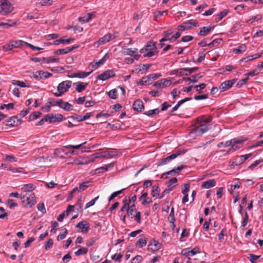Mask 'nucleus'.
Returning a JSON list of instances; mask_svg holds the SVG:
<instances>
[{
  "instance_id": "obj_52",
  "label": "nucleus",
  "mask_w": 263,
  "mask_h": 263,
  "mask_svg": "<svg viewBox=\"0 0 263 263\" xmlns=\"http://www.w3.org/2000/svg\"><path fill=\"white\" fill-rule=\"evenodd\" d=\"M93 158H106V154L105 151L102 152L100 153H96L93 154Z\"/></svg>"
},
{
  "instance_id": "obj_40",
  "label": "nucleus",
  "mask_w": 263,
  "mask_h": 263,
  "mask_svg": "<svg viewBox=\"0 0 263 263\" xmlns=\"http://www.w3.org/2000/svg\"><path fill=\"white\" fill-rule=\"evenodd\" d=\"M54 115L52 114H47L45 116V120L49 122L50 123L55 122Z\"/></svg>"
},
{
  "instance_id": "obj_4",
  "label": "nucleus",
  "mask_w": 263,
  "mask_h": 263,
  "mask_svg": "<svg viewBox=\"0 0 263 263\" xmlns=\"http://www.w3.org/2000/svg\"><path fill=\"white\" fill-rule=\"evenodd\" d=\"M58 105L60 106V102L59 100H55L53 98H49L45 106L41 107V109L45 112H49L50 110V107L52 106Z\"/></svg>"
},
{
  "instance_id": "obj_29",
  "label": "nucleus",
  "mask_w": 263,
  "mask_h": 263,
  "mask_svg": "<svg viewBox=\"0 0 263 263\" xmlns=\"http://www.w3.org/2000/svg\"><path fill=\"white\" fill-rule=\"evenodd\" d=\"M109 55L107 53L105 54V55L98 62H96L95 65L92 66L93 67L95 68H97L101 65H103L105 62L106 61V59L108 58Z\"/></svg>"
},
{
  "instance_id": "obj_34",
  "label": "nucleus",
  "mask_w": 263,
  "mask_h": 263,
  "mask_svg": "<svg viewBox=\"0 0 263 263\" xmlns=\"http://www.w3.org/2000/svg\"><path fill=\"white\" fill-rule=\"evenodd\" d=\"M74 41L73 39H60L59 40H57L54 41V45H58L60 43H63V44H68L70 43L71 42H73Z\"/></svg>"
},
{
  "instance_id": "obj_50",
  "label": "nucleus",
  "mask_w": 263,
  "mask_h": 263,
  "mask_svg": "<svg viewBox=\"0 0 263 263\" xmlns=\"http://www.w3.org/2000/svg\"><path fill=\"white\" fill-rule=\"evenodd\" d=\"M53 240L51 238L48 239V240L45 243V249L48 250L51 249L53 246Z\"/></svg>"
},
{
  "instance_id": "obj_17",
  "label": "nucleus",
  "mask_w": 263,
  "mask_h": 263,
  "mask_svg": "<svg viewBox=\"0 0 263 263\" xmlns=\"http://www.w3.org/2000/svg\"><path fill=\"white\" fill-rule=\"evenodd\" d=\"M185 167H186V166L181 165V166H178L176 168H175L170 171H168L166 173H164L162 175V178H163L164 177V176L165 175H170L173 176L176 173L178 174L180 171H181V170H182L183 168H184Z\"/></svg>"
},
{
  "instance_id": "obj_21",
  "label": "nucleus",
  "mask_w": 263,
  "mask_h": 263,
  "mask_svg": "<svg viewBox=\"0 0 263 263\" xmlns=\"http://www.w3.org/2000/svg\"><path fill=\"white\" fill-rule=\"evenodd\" d=\"M216 185V182L214 179H210L203 182L201 185V187L204 189H210L214 187Z\"/></svg>"
},
{
  "instance_id": "obj_58",
  "label": "nucleus",
  "mask_w": 263,
  "mask_h": 263,
  "mask_svg": "<svg viewBox=\"0 0 263 263\" xmlns=\"http://www.w3.org/2000/svg\"><path fill=\"white\" fill-rule=\"evenodd\" d=\"M14 107V104L13 103H10L8 104H3L0 106V109L2 110L4 108H6L8 110L13 109Z\"/></svg>"
},
{
  "instance_id": "obj_14",
  "label": "nucleus",
  "mask_w": 263,
  "mask_h": 263,
  "mask_svg": "<svg viewBox=\"0 0 263 263\" xmlns=\"http://www.w3.org/2000/svg\"><path fill=\"white\" fill-rule=\"evenodd\" d=\"M134 110L141 112L144 109V104L141 100H136L133 105Z\"/></svg>"
},
{
  "instance_id": "obj_5",
  "label": "nucleus",
  "mask_w": 263,
  "mask_h": 263,
  "mask_svg": "<svg viewBox=\"0 0 263 263\" xmlns=\"http://www.w3.org/2000/svg\"><path fill=\"white\" fill-rule=\"evenodd\" d=\"M237 80V79H233L226 81L220 84L219 89L220 90V91H226L230 88L236 82Z\"/></svg>"
},
{
  "instance_id": "obj_19",
  "label": "nucleus",
  "mask_w": 263,
  "mask_h": 263,
  "mask_svg": "<svg viewBox=\"0 0 263 263\" xmlns=\"http://www.w3.org/2000/svg\"><path fill=\"white\" fill-rule=\"evenodd\" d=\"M35 188V186L31 183H28L26 184H24L22 187V193H33V190H34Z\"/></svg>"
},
{
  "instance_id": "obj_26",
  "label": "nucleus",
  "mask_w": 263,
  "mask_h": 263,
  "mask_svg": "<svg viewBox=\"0 0 263 263\" xmlns=\"http://www.w3.org/2000/svg\"><path fill=\"white\" fill-rule=\"evenodd\" d=\"M173 32L171 29L164 31L163 33L164 37L160 40V42H163L164 41L171 40L172 37H170V35L173 33Z\"/></svg>"
},
{
  "instance_id": "obj_60",
  "label": "nucleus",
  "mask_w": 263,
  "mask_h": 263,
  "mask_svg": "<svg viewBox=\"0 0 263 263\" xmlns=\"http://www.w3.org/2000/svg\"><path fill=\"white\" fill-rule=\"evenodd\" d=\"M248 220H249V215H248V213L247 212H246L245 216H244V218L241 222V227L243 228L245 227L248 222Z\"/></svg>"
},
{
  "instance_id": "obj_45",
  "label": "nucleus",
  "mask_w": 263,
  "mask_h": 263,
  "mask_svg": "<svg viewBox=\"0 0 263 263\" xmlns=\"http://www.w3.org/2000/svg\"><path fill=\"white\" fill-rule=\"evenodd\" d=\"M108 97L112 99H116L117 97V90L116 89L110 90L107 92Z\"/></svg>"
},
{
  "instance_id": "obj_12",
  "label": "nucleus",
  "mask_w": 263,
  "mask_h": 263,
  "mask_svg": "<svg viewBox=\"0 0 263 263\" xmlns=\"http://www.w3.org/2000/svg\"><path fill=\"white\" fill-rule=\"evenodd\" d=\"M90 182H91V181H87L81 183L78 187H74L71 191V194H72L76 193L77 191L81 192L85 190L88 187V185Z\"/></svg>"
},
{
  "instance_id": "obj_25",
  "label": "nucleus",
  "mask_w": 263,
  "mask_h": 263,
  "mask_svg": "<svg viewBox=\"0 0 263 263\" xmlns=\"http://www.w3.org/2000/svg\"><path fill=\"white\" fill-rule=\"evenodd\" d=\"M36 73H38L39 76H40V79H47L49 77H51L52 76V74L47 72L44 71H37Z\"/></svg>"
},
{
  "instance_id": "obj_20",
  "label": "nucleus",
  "mask_w": 263,
  "mask_h": 263,
  "mask_svg": "<svg viewBox=\"0 0 263 263\" xmlns=\"http://www.w3.org/2000/svg\"><path fill=\"white\" fill-rule=\"evenodd\" d=\"M73 85L76 86V90L80 92L85 90L88 85V83L82 82H78L73 83Z\"/></svg>"
},
{
  "instance_id": "obj_33",
  "label": "nucleus",
  "mask_w": 263,
  "mask_h": 263,
  "mask_svg": "<svg viewBox=\"0 0 263 263\" xmlns=\"http://www.w3.org/2000/svg\"><path fill=\"white\" fill-rule=\"evenodd\" d=\"M247 159H248V158L246 155H241L236 158L234 163L236 165H239L245 162Z\"/></svg>"
},
{
  "instance_id": "obj_31",
  "label": "nucleus",
  "mask_w": 263,
  "mask_h": 263,
  "mask_svg": "<svg viewBox=\"0 0 263 263\" xmlns=\"http://www.w3.org/2000/svg\"><path fill=\"white\" fill-rule=\"evenodd\" d=\"M42 62L44 63L59 62V59L55 58H53V57L42 58Z\"/></svg>"
},
{
  "instance_id": "obj_48",
  "label": "nucleus",
  "mask_w": 263,
  "mask_h": 263,
  "mask_svg": "<svg viewBox=\"0 0 263 263\" xmlns=\"http://www.w3.org/2000/svg\"><path fill=\"white\" fill-rule=\"evenodd\" d=\"M222 41L221 39H216L214 40L212 42L208 44V46L211 48L218 45Z\"/></svg>"
},
{
  "instance_id": "obj_57",
  "label": "nucleus",
  "mask_w": 263,
  "mask_h": 263,
  "mask_svg": "<svg viewBox=\"0 0 263 263\" xmlns=\"http://www.w3.org/2000/svg\"><path fill=\"white\" fill-rule=\"evenodd\" d=\"M147 51L148 52L144 55V57H148V58L152 57L153 56L157 54L159 52L158 50H154Z\"/></svg>"
},
{
  "instance_id": "obj_59",
  "label": "nucleus",
  "mask_w": 263,
  "mask_h": 263,
  "mask_svg": "<svg viewBox=\"0 0 263 263\" xmlns=\"http://www.w3.org/2000/svg\"><path fill=\"white\" fill-rule=\"evenodd\" d=\"M206 87V84L204 83L200 84L199 85H196L195 86L196 90L199 93H202V91H201V89H204Z\"/></svg>"
},
{
  "instance_id": "obj_10",
  "label": "nucleus",
  "mask_w": 263,
  "mask_h": 263,
  "mask_svg": "<svg viewBox=\"0 0 263 263\" xmlns=\"http://www.w3.org/2000/svg\"><path fill=\"white\" fill-rule=\"evenodd\" d=\"M76 228H79L83 233H87L89 230V225L86 221H82L76 225Z\"/></svg>"
},
{
  "instance_id": "obj_44",
  "label": "nucleus",
  "mask_w": 263,
  "mask_h": 263,
  "mask_svg": "<svg viewBox=\"0 0 263 263\" xmlns=\"http://www.w3.org/2000/svg\"><path fill=\"white\" fill-rule=\"evenodd\" d=\"M146 240L145 239H139L136 243V246L139 248H142L146 244Z\"/></svg>"
},
{
  "instance_id": "obj_6",
  "label": "nucleus",
  "mask_w": 263,
  "mask_h": 263,
  "mask_svg": "<svg viewBox=\"0 0 263 263\" xmlns=\"http://www.w3.org/2000/svg\"><path fill=\"white\" fill-rule=\"evenodd\" d=\"M72 82L71 81L66 80L60 83L58 87V91H61L64 93L68 90V89L71 87Z\"/></svg>"
},
{
  "instance_id": "obj_1",
  "label": "nucleus",
  "mask_w": 263,
  "mask_h": 263,
  "mask_svg": "<svg viewBox=\"0 0 263 263\" xmlns=\"http://www.w3.org/2000/svg\"><path fill=\"white\" fill-rule=\"evenodd\" d=\"M20 198L25 207L32 208L36 203L34 193H21Z\"/></svg>"
},
{
  "instance_id": "obj_55",
  "label": "nucleus",
  "mask_w": 263,
  "mask_h": 263,
  "mask_svg": "<svg viewBox=\"0 0 263 263\" xmlns=\"http://www.w3.org/2000/svg\"><path fill=\"white\" fill-rule=\"evenodd\" d=\"M42 115V113L40 111H35L32 112L30 116V120H33L37 119Z\"/></svg>"
},
{
  "instance_id": "obj_15",
  "label": "nucleus",
  "mask_w": 263,
  "mask_h": 263,
  "mask_svg": "<svg viewBox=\"0 0 263 263\" xmlns=\"http://www.w3.org/2000/svg\"><path fill=\"white\" fill-rule=\"evenodd\" d=\"M78 46H72L71 47H66L63 49H60L55 50L54 53L55 54H64L68 53V52L72 51L73 50L77 48Z\"/></svg>"
},
{
  "instance_id": "obj_53",
  "label": "nucleus",
  "mask_w": 263,
  "mask_h": 263,
  "mask_svg": "<svg viewBox=\"0 0 263 263\" xmlns=\"http://www.w3.org/2000/svg\"><path fill=\"white\" fill-rule=\"evenodd\" d=\"M168 221L170 223H173L175 221V218L174 216V208H172L171 209V212L168 217Z\"/></svg>"
},
{
  "instance_id": "obj_63",
  "label": "nucleus",
  "mask_w": 263,
  "mask_h": 263,
  "mask_svg": "<svg viewBox=\"0 0 263 263\" xmlns=\"http://www.w3.org/2000/svg\"><path fill=\"white\" fill-rule=\"evenodd\" d=\"M68 233V231L66 229H65L64 232L63 233H60L57 237V240L58 241L62 240L65 238Z\"/></svg>"
},
{
  "instance_id": "obj_32",
  "label": "nucleus",
  "mask_w": 263,
  "mask_h": 263,
  "mask_svg": "<svg viewBox=\"0 0 263 263\" xmlns=\"http://www.w3.org/2000/svg\"><path fill=\"white\" fill-rule=\"evenodd\" d=\"M247 49L245 44H241L238 48L233 49V53L235 54H239L245 52Z\"/></svg>"
},
{
  "instance_id": "obj_42",
  "label": "nucleus",
  "mask_w": 263,
  "mask_h": 263,
  "mask_svg": "<svg viewBox=\"0 0 263 263\" xmlns=\"http://www.w3.org/2000/svg\"><path fill=\"white\" fill-rule=\"evenodd\" d=\"M229 12L228 10H224L216 16V21H219L226 16Z\"/></svg>"
},
{
  "instance_id": "obj_24",
  "label": "nucleus",
  "mask_w": 263,
  "mask_h": 263,
  "mask_svg": "<svg viewBox=\"0 0 263 263\" xmlns=\"http://www.w3.org/2000/svg\"><path fill=\"white\" fill-rule=\"evenodd\" d=\"M214 28V27H203L200 29L199 35L202 36H206L211 30Z\"/></svg>"
},
{
  "instance_id": "obj_18",
  "label": "nucleus",
  "mask_w": 263,
  "mask_h": 263,
  "mask_svg": "<svg viewBox=\"0 0 263 263\" xmlns=\"http://www.w3.org/2000/svg\"><path fill=\"white\" fill-rule=\"evenodd\" d=\"M59 102L60 106H59V107L61 108L66 111H70L73 109L72 105L68 102H64L62 99H59Z\"/></svg>"
},
{
  "instance_id": "obj_16",
  "label": "nucleus",
  "mask_w": 263,
  "mask_h": 263,
  "mask_svg": "<svg viewBox=\"0 0 263 263\" xmlns=\"http://www.w3.org/2000/svg\"><path fill=\"white\" fill-rule=\"evenodd\" d=\"M115 163H111L108 164H106L103 166L97 168L96 169L95 172L96 174L103 173L109 170L110 168H112L114 166Z\"/></svg>"
},
{
  "instance_id": "obj_43",
  "label": "nucleus",
  "mask_w": 263,
  "mask_h": 263,
  "mask_svg": "<svg viewBox=\"0 0 263 263\" xmlns=\"http://www.w3.org/2000/svg\"><path fill=\"white\" fill-rule=\"evenodd\" d=\"M198 120H200L201 123L205 124L210 123L212 120V117H201L198 118Z\"/></svg>"
},
{
  "instance_id": "obj_35",
  "label": "nucleus",
  "mask_w": 263,
  "mask_h": 263,
  "mask_svg": "<svg viewBox=\"0 0 263 263\" xmlns=\"http://www.w3.org/2000/svg\"><path fill=\"white\" fill-rule=\"evenodd\" d=\"M151 65L152 64H143L141 66V68L139 69V72H140L141 74L146 73L149 69Z\"/></svg>"
},
{
  "instance_id": "obj_62",
  "label": "nucleus",
  "mask_w": 263,
  "mask_h": 263,
  "mask_svg": "<svg viewBox=\"0 0 263 263\" xmlns=\"http://www.w3.org/2000/svg\"><path fill=\"white\" fill-rule=\"evenodd\" d=\"M13 84L14 85H17L18 86H20L21 87H26L27 86L26 85L25 83L19 80H14L13 81Z\"/></svg>"
},
{
  "instance_id": "obj_41",
  "label": "nucleus",
  "mask_w": 263,
  "mask_h": 263,
  "mask_svg": "<svg viewBox=\"0 0 263 263\" xmlns=\"http://www.w3.org/2000/svg\"><path fill=\"white\" fill-rule=\"evenodd\" d=\"M160 190L158 185L153 187L152 190V195L153 197L159 198Z\"/></svg>"
},
{
  "instance_id": "obj_2",
  "label": "nucleus",
  "mask_w": 263,
  "mask_h": 263,
  "mask_svg": "<svg viewBox=\"0 0 263 263\" xmlns=\"http://www.w3.org/2000/svg\"><path fill=\"white\" fill-rule=\"evenodd\" d=\"M247 138H244L243 137L231 139V141L232 142V145H230L231 147L230 148L228 152L231 151H235L241 148L242 146L243 143L247 140Z\"/></svg>"
},
{
  "instance_id": "obj_51",
  "label": "nucleus",
  "mask_w": 263,
  "mask_h": 263,
  "mask_svg": "<svg viewBox=\"0 0 263 263\" xmlns=\"http://www.w3.org/2000/svg\"><path fill=\"white\" fill-rule=\"evenodd\" d=\"M232 145V142L230 140L227 141L226 142H221L219 143L218 144L217 147L220 148L222 147H229L230 146V145Z\"/></svg>"
},
{
  "instance_id": "obj_13",
  "label": "nucleus",
  "mask_w": 263,
  "mask_h": 263,
  "mask_svg": "<svg viewBox=\"0 0 263 263\" xmlns=\"http://www.w3.org/2000/svg\"><path fill=\"white\" fill-rule=\"evenodd\" d=\"M115 37H116V36L115 35H114L108 33V34H105L102 37H101L98 41V43L99 45H102L107 42H109L111 40L114 39Z\"/></svg>"
},
{
  "instance_id": "obj_39",
  "label": "nucleus",
  "mask_w": 263,
  "mask_h": 263,
  "mask_svg": "<svg viewBox=\"0 0 263 263\" xmlns=\"http://www.w3.org/2000/svg\"><path fill=\"white\" fill-rule=\"evenodd\" d=\"M106 154V158H111L117 156L119 152L116 151H105Z\"/></svg>"
},
{
  "instance_id": "obj_47",
  "label": "nucleus",
  "mask_w": 263,
  "mask_h": 263,
  "mask_svg": "<svg viewBox=\"0 0 263 263\" xmlns=\"http://www.w3.org/2000/svg\"><path fill=\"white\" fill-rule=\"evenodd\" d=\"M148 82H149V79H148V77L147 76V77H143L142 79H140L138 82H137V84L138 85L143 86V85H146Z\"/></svg>"
},
{
  "instance_id": "obj_54",
  "label": "nucleus",
  "mask_w": 263,
  "mask_h": 263,
  "mask_svg": "<svg viewBox=\"0 0 263 263\" xmlns=\"http://www.w3.org/2000/svg\"><path fill=\"white\" fill-rule=\"evenodd\" d=\"M87 143L86 141L80 144H79V145H71V144H69V145H66L65 146V148H73V149H79L80 148L82 145H84V144H86Z\"/></svg>"
},
{
  "instance_id": "obj_8",
  "label": "nucleus",
  "mask_w": 263,
  "mask_h": 263,
  "mask_svg": "<svg viewBox=\"0 0 263 263\" xmlns=\"http://www.w3.org/2000/svg\"><path fill=\"white\" fill-rule=\"evenodd\" d=\"M115 72L112 70H107L102 73L100 74H99L97 77V79L101 81H105L107 80L110 77H113L115 76Z\"/></svg>"
},
{
  "instance_id": "obj_30",
  "label": "nucleus",
  "mask_w": 263,
  "mask_h": 263,
  "mask_svg": "<svg viewBox=\"0 0 263 263\" xmlns=\"http://www.w3.org/2000/svg\"><path fill=\"white\" fill-rule=\"evenodd\" d=\"M11 42L14 48H20L24 45L27 46V44H28L27 42L22 40L12 41Z\"/></svg>"
},
{
  "instance_id": "obj_3",
  "label": "nucleus",
  "mask_w": 263,
  "mask_h": 263,
  "mask_svg": "<svg viewBox=\"0 0 263 263\" xmlns=\"http://www.w3.org/2000/svg\"><path fill=\"white\" fill-rule=\"evenodd\" d=\"M0 6L1 8L0 13H2L4 15L11 13L13 10V6L8 0H2L0 2Z\"/></svg>"
},
{
  "instance_id": "obj_28",
  "label": "nucleus",
  "mask_w": 263,
  "mask_h": 263,
  "mask_svg": "<svg viewBox=\"0 0 263 263\" xmlns=\"http://www.w3.org/2000/svg\"><path fill=\"white\" fill-rule=\"evenodd\" d=\"M191 27L190 26V24L188 22H184L181 25H180L178 26V30L179 31L182 32L185 30L190 29Z\"/></svg>"
},
{
  "instance_id": "obj_22",
  "label": "nucleus",
  "mask_w": 263,
  "mask_h": 263,
  "mask_svg": "<svg viewBox=\"0 0 263 263\" xmlns=\"http://www.w3.org/2000/svg\"><path fill=\"white\" fill-rule=\"evenodd\" d=\"M157 42H153V41H148L147 43V44L145 46L146 48V50L147 51H151V50H158V48L157 47Z\"/></svg>"
},
{
  "instance_id": "obj_37",
  "label": "nucleus",
  "mask_w": 263,
  "mask_h": 263,
  "mask_svg": "<svg viewBox=\"0 0 263 263\" xmlns=\"http://www.w3.org/2000/svg\"><path fill=\"white\" fill-rule=\"evenodd\" d=\"M92 72V70L89 72H84V71H78L77 72V78H85L88 77L90 74V73Z\"/></svg>"
},
{
  "instance_id": "obj_61",
  "label": "nucleus",
  "mask_w": 263,
  "mask_h": 263,
  "mask_svg": "<svg viewBox=\"0 0 263 263\" xmlns=\"http://www.w3.org/2000/svg\"><path fill=\"white\" fill-rule=\"evenodd\" d=\"M136 211V205L135 204H132L130 207L129 206V209L127 210V214L128 216H132L133 213Z\"/></svg>"
},
{
  "instance_id": "obj_46",
  "label": "nucleus",
  "mask_w": 263,
  "mask_h": 263,
  "mask_svg": "<svg viewBox=\"0 0 263 263\" xmlns=\"http://www.w3.org/2000/svg\"><path fill=\"white\" fill-rule=\"evenodd\" d=\"M177 182V178L174 177V178L171 179L167 182V188L171 187V191H172L173 188L175 187V185H173V184L176 183Z\"/></svg>"
},
{
  "instance_id": "obj_64",
  "label": "nucleus",
  "mask_w": 263,
  "mask_h": 263,
  "mask_svg": "<svg viewBox=\"0 0 263 263\" xmlns=\"http://www.w3.org/2000/svg\"><path fill=\"white\" fill-rule=\"evenodd\" d=\"M142 256L138 255L132 259L131 263H140L142 261Z\"/></svg>"
},
{
  "instance_id": "obj_36",
  "label": "nucleus",
  "mask_w": 263,
  "mask_h": 263,
  "mask_svg": "<svg viewBox=\"0 0 263 263\" xmlns=\"http://www.w3.org/2000/svg\"><path fill=\"white\" fill-rule=\"evenodd\" d=\"M88 252V249L85 247H82L78 249L76 252H74L76 256H80L81 255H85Z\"/></svg>"
},
{
  "instance_id": "obj_27",
  "label": "nucleus",
  "mask_w": 263,
  "mask_h": 263,
  "mask_svg": "<svg viewBox=\"0 0 263 263\" xmlns=\"http://www.w3.org/2000/svg\"><path fill=\"white\" fill-rule=\"evenodd\" d=\"M186 150H185V149H183L182 151H178L177 152H176L175 153H174L167 157L170 162L172 160H173V159H175L176 158H177L178 156L185 154L186 153Z\"/></svg>"
},
{
  "instance_id": "obj_38",
  "label": "nucleus",
  "mask_w": 263,
  "mask_h": 263,
  "mask_svg": "<svg viewBox=\"0 0 263 263\" xmlns=\"http://www.w3.org/2000/svg\"><path fill=\"white\" fill-rule=\"evenodd\" d=\"M159 112V110L158 108H156L152 110H149L148 111H145L144 114L149 117H152L155 115L158 114Z\"/></svg>"
},
{
  "instance_id": "obj_7",
  "label": "nucleus",
  "mask_w": 263,
  "mask_h": 263,
  "mask_svg": "<svg viewBox=\"0 0 263 263\" xmlns=\"http://www.w3.org/2000/svg\"><path fill=\"white\" fill-rule=\"evenodd\" d=\"M209 125L201 123L197 127L193 130V133H195L197 136L201 135L210 129Z\"/></svg>"
},
{
  "instance_id": "obj_23",
  "label": "nucleus",
  "mask_w": 263,
  "mask_h": 263,
  "mask_svg": "<svg viewBox=\"0 0 263 263\" xmlns=\"http://www.w3.org/2000/svg\"><path fill=\"white\" fill-rule=\"evenodd\" d=\"M202 77V76L201 75L200 73H198V74H195V75H193L191 77L189 78V77H184V78H183L182 79V80L184 81H191L193 83H196L197 82V80H196V78H201Z\"/></svg>"
},
{
  "instance_id": "obj_49",
  "label": "nucleus",
  "mask_w": 263,
  "mask_h": 263,
  "mask_svg": "<svg viewBox=\"0 0 263 263\" xmlns=\"http://www.w3.org/2000/svg\"><path fill=\"white\" fill-rule=\"evenodd\" d=\"M3 160L9 162H16L17 159L12 155H5L3 158Z\"/></svg>"
},
{
  "instance_id": "obj_11",
  "label": "nucleus",
  "mask_w": 263,
  "mask_h": 263,
  "mask_svg": "<svg viewBox=\"0 0 263 263\" xmlns=\"http://www.w3.org/2000/svg\"><path fill=\"white\" fill-rule=\"evenodd\" d=\"M161 244L155 240H152L148 245V250H151L153 252L157 251L160 249Z\"/></svg>"
},
{
  "instance_id": "obj_9",
  "label": "nucleus",
  "mask_w": 263,
  "mask_h": 263,
  "mask_svg": "<svg viewBox=\"0 0 263 263\" xmlns=\"http://www.w3.org/2000/svg\"><path fill=\"white\" fill-rule=\"evenodd\" d=\"M21 120L17 119L16 116L11 117L9 119L6 120L4 123L6 126L13 127L20 123Z\"/></svg>"
},
{
  "instance_id": "obj_56",
  "label": "nucleus",
  "mask_w": 263,
  "mask_h": 263,
  "mask_svg": "<svg viewBox=\"0 0 263 263\" xmlns=\"http://www.w3.org/2000/svg\"><path fill=\"white\" fill-rule=\"evenodd\" d=\"M91 20V17L89 16H88L87 14L86 15L83 17H80L79 18V21L82 23H85L88 22Z\"/></svg>"
}]
</instances>
